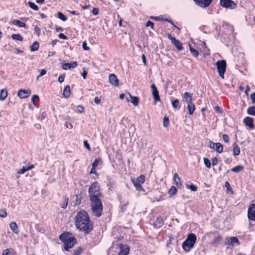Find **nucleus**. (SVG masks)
<instances>
[{"instance_id":"f03ea898","label":"nucleus","mask_w":255,"mask_h":255,"mask_svg":"<svg viewBox=\"0 0 255 255\" xmlns=\"http://www.w3.org/2000/svg\"><path fill=\"white\" fill-rule=\"evenodd\" d=\"M75 224L79 230L86 234L90 233L93 230V223L90 220L88 213L84 210H80L77 213Z\"/></svg>"},{"instance_id":"bf43d9fd","label":"nucleus","mask_w":255,"mask_h":255,"mask_svg":"<svg viewBox=\"0 0 255 255\" xmlns=\"http://www.w3.org/2000/svg\"><path fill=\"white\" fill-rule=\"evenodd\" d=\"M215 144H216V143L210 141L209 143V147L212 149H215L216 147Z\"/></svg>"},{"instance_id":"3c124183","label":"nucleus","mask_w":255,"mask_h":255,"mask_svg":"<svg viewBox=\"0 0 255 255\" xmlns=\"http://www.w3.org/2000/svg\"><path fill=\"white\" fill-rule=\"evenodd\" d=\"M108 80H118L114 74H111L109 75Z\"/></svg>"},{"instance_id":"e2e57ef3","label":"nucleus","mask_w":255,"mask_h":255,"mask_svg":"<svg viewBox=\"0 0 255 255\" xmlns=\"http://www.w3.org/2000/svg\"><path fill=\"white\" fill-rule=\"evenodd\" d=\"M82 47L84 50H87L89 49V47L87 46V43L86 41H84L83 43Z\"/></svg>"},{"instance_id":"5701e85b","label":"nucleus","mask_w":255,"mask_h":255,"mask_svg":"<svg viewBox=\"0 0 255 255\" xmlns=\"http://www.w3.org/2000/svg\"><path fill=\"white\" fill-rule=\"evenodd\" d=\"M233 155L234 156H237L240 153V149L238 145L236 143H234L233 144Z\"/></svg>"},{"instance_id":"7ed1b4c3","label":"nucleus","mask_w":255,"mask_h":255,"mask_svg":"<svg viewBox=\"0 0 255 255\" xmlns=\"http://www.w3.org/2000/svg\"><path fill=\"white\" fill-rule=\"evenodd\" d=\"M60 240L63 242L65 250L68 251L69 249L72 248L75 242V239L72 235L67 232L64 233L59 237Z\"/></svg>"},{"instance_id":"052dcab7","label":"nucleus","mask_w":255,"mask_h":255,"mask_svg":"<svg viewBox=\"0 0 255 255\" xmlns=\"http://www.w3.org/2000/svg\"><path fill=\"white\" fill-rule=\"evenodd\" d=\"M250 98L252 101V103L255 104V92L251 95Z\"/></svg>"},{"instance_id":"dca6fc26","label":"nucleus","mask_w":255,"mask_h":255,"mask_svg":"<svg viewBox=\"0 0 255 255\" xmlns=\"http://www.w3.org/2000/svg\"><path fill=\"white\" fill-rule=\"evenodd\" d=\"M163 224L164 222L162 218L160 217H158L154 222L153 226L155 228L158 229L161 228L163 225Z\"/></svg>"},{"instance_id":"ea45409f","label":"nucleus","mask_w":255,"mask_h":255,"mask_svg":"<svg viewBox=\"0 0 255 255\" xmlns=\"http://www.w3.org/2000/svg\"><path fill=\"white\" fill-rule=\"evenodd\" d=\"M58 17L63 21H66L67 18L61 12H58L57 13Z\"/></svg>"},{"instance_id":"6e6552de","label":"nucleus","mask_w":255,"mask_h":255,"mask_svg":"<svg viewBox=\"0 0 255 255\" xmlns=\"http://www.w3.org/2000/svg\"><path fill=\"white\" fill-rule=\"evenodd\" d=\"M167 37L168 38L171 40L172 44L176 47L178 50L180 51L182 50V44L179 40L176 39L174 37L172 36L170 34H168Z\"/></svg>"},{"instance_id":"5fc2aeb1","label":"nucleus","mask_w":255,"mask_h":255,"mask_svg":"<svg viewBox=\"0 0 255 255\" xmlns=\"http://www.w3.org/2000/svg\"><path fill=\"white\" fill-rule=\"evenodd\" d=\"M84 145L85 147L88 149L89 150H91L90 144L88 143L87 140H84Z\"/></svg>"},{"instance_id":"13d9d810","label":"nucleus","mask_w":255,"mask_h":255,"mask_svg":"<svg viewBox=\"0 0 255 255\" xmlns=\"http://www.w3.org/2000/svg\"><path fill=\"white\" fill-rule=\"evenodd\" d=\"M65 126L66 127V128L69 129H71L73 128L72 125L69 122H66L65 124Z\"/></svg>"},{"instance_id":"2f4dec72","label":"nucleus","mask_w":255,"mask_h":255,"mask_svg":"<svg viewBox=\"0 0 255 255\" xmlns=\"http://www.w3.org/2000/svg\"><path fill=\"white\" fill-rule=\"evenodd\" d=\"M244 169V167L242 165H237L233 168H232L231 170L234 172H239L242 171Z\"/></svg>"},{"instance_id":"0e129e2a","label":"nucleus","mask_w":255,"mask_h":255,"mask_svg":"<svg viewBox=\"0 0 255 255\" xmlns=\"http://www.w3.org/2000/svg\"><path fill=\"white\" fill-rule=\"evenodd\" d=\"M218 159L216 157L212 159V165L213 166L217 165V164L218 163Z\"/></svg>"},{"instance_id":"423d86ee","label":"nucleus","mask_w":255,"mask_h":255,"mask_svg":"<svg viewBox=\"0 0 255 255\" xmlns=\"http://www.w3.org/2000/svg\"><path fill=\"white\" fill-rule=\"evenodd\" d=\"M218 71L221 78L224 79V74L226 68V62L224 60L218 61L216 63Z\"/></svg>"},{"instance_id":"f257e3e1","label":"nucleus","mask_w":255,"mask_h":255,"mask_svg":"<svg viewBox=\"0 0 255 255\" xmlns=\"http://www.w3.org/2000/svg\"><path fill=\"white\" fill-rule=\"evenodd\" d=\"M88 194L92 211L95 216L99 217L102 214L103 207L100 199L102 193L98 182L92 183L88 189Z\"/></svg>"},{"instance_id":"f704fd0d","label":"nucleus","mask_w":255,"mask_h":255,"mask_svg":"<svg viewBox=\"0 0 255 255\" xmlns=\"http://www.w3.org/2000/svg\"><path fill=\"white\" fill-rule=\"evenodd\" d=\"M11 38L14 40L21 41L23 40L22 36L20 34H13L11 35Z\"/></svg>"},{"instance_id":"de8ad7c7","label":"nucleus","mask_w":255,"mask_h":255,"mask_svg":"<svg viewBox=\"0 0 255 255\" xmlns=\"http://www.w3.org/2000/svg\"><path fill=\"white\" fill-rule=\"evenodd\" d=\"M100 161H101V159L99 158H97L95 159L92 163V166H93V167H96L98 165Z\"/></svg>"},{"instance_id":"774afa93","label":"nucleus","mask_w":255,"mask_h":255,"mask_svg":"<svg viewBox=\"0 0 255 255\" xmlns=\"http://www.w3.org/2000/svg\"><path fill=\"white\" fill-rule=\"evenodd\" d=\"M34 31L36 34L39 35V33L40 32V29L38 26H36L34 28Z\"/></svg>"},{"instance_id":"a18cd8bd","label":"nucleus","mask_w":255,"mask_h":255,"mask_svg":"<svg viewBox=\"0 0 255 255\" xmlns=\"http://www.w3.org/2000/svg\"><path fill=\"white\" fill-rule=\"evenodd\" d=\"M7 216V213L5 209H0V217L2 218H5Z\"/></svg>"},{"instance_id":"c9c22d12","label":"nucleus","mask_w":255,"mask_h":255,"mask_svg":"<svg viewBox=\"0 0 255 255\" xmlns=\"http://www.w3.org/2000/svg\"><path fill=\"white\" fill-rule=\"evenodd\" d=\"M189 49H190V51L191 53H192V54L194 57L197 58L198 57V56L199 55L198 51L190 45L189 46Z\"/></svg>"},{"instance_id":"a211bd4d","label":"nucleus","mask_w":255,"mask_h":255,"mask_svg":"<svg viewBox=\"0 0 255 255\" xmlns=\"http://www.w3.org/2000/svg\"><path fill=\"white\" fill-rule=\"evenodd\" d=\"M253 119L247 117L244 120V123L247 126H248L251 128H254V126L253 124Z\"/></svg>"},{"instance_id":"cd10ccee","label":"nucleus","mask_w":255,"mask_h":255,"mask_svg":"<svg viewBox=\"0 0 255 255\" xmlns=\"http://www.w3.org/2000/svg\"><path fill=\"white\" fill-rule=\"evenodd\" d=\"M128 95L131 99V103L134 106H137L138 104V98L135 96H132L130 93H128Z\"/></svg>"},{"instance_id":"bb28decb","label":"nucleus","mask_w":255,"mask_h":255,"mask_svg":"<svg viewBox=\"0 0 255 255\" xmlns=\"http://www.w3.org/2000/svg\"><path fill=\"white\" fill-rule=\"evenodd\" d=\"M12 24L18 26L19 27H25L26 24L19 20L14 19L12 22Z\"/></svg>"},{"instance_id":"37998d69","label":"nucleus","mask_w":255,"mask_h":255,"mask_svg":"<svg viewBox=\"0 0 255 255\" xmlns=\"http://www.w3.org/2000/svg\"><path fill=\"white\" fill-rule=\"evenodd\" d=\"M39 100V97L36 95H33L31 98L32 102L34 105H36V103Z\"/></svg>"},{"instance_id":"4468645a","label":"nucleus","mask_w":255,"mask_h":255,"mask_svg":"<svg viewBox=\"0 0 255 255\" xmlns=\"http://www.w3.org/2000/svg\"><path fill=\"white\" fill-rule=\"evenodd\" d=\"M238 239L236 237L227 238L226 239V244L229 246H234L235 244H239Z\"/></svg>"},{"instance_id":"338daca9","label":"nucleus","mask_w":255,"mask_h":255,"mask_svg":"<svg viewBox=\"0 0 255 255\" xmlns=\"http://www.w3.org/2000/svg\"><path fill=\"white\" fill-rule=\"evenodd\" d=\"M78 111L79 113H82L84 112V108L81 106L78 107Z\"/></svg>"},{"instance_id":"a19ab883","label":"nucleus","mask_w":255,"mask_h":255,"mask_svg":"<svg viewBox=\"0 0 255 255\" xmlns=\"http://www.w3.org/2000/svg\"><path fill=\"white\" fill-rule=\"evenodd\" d=\"M169 119L167 117L164 116L163 118V125L164 127H167L169 125Z\"/></svg>"},{"instance_id":"603ef678","label":"nucleus","mask_w":255,"mask_h":255,"mask_svg":"<svg viewBox=\"0 0 255 255\" xmlns=\"http://www.w3.org/2000/svg\"><path fill=\"white\" fill-rule=\"evenodd\" d=\"M223 139L226 143H228L229 142V136L227 134H224L223 135Z\"/></svg>"},{"instance_id":"69168bd1","label":"nucleus","mask_w":255,"mask_h":255,"mask_svg":"<svg viewBox=\"0 0 255 255\" xmlns=\"http://www.w3.org/2000/svg\"><path fill=\"white\" fill-rule=\"evenodd\" d=\"M214 109L217 112V113H222V110L220 108V107L217 106L216 107H215L214 108Z\"/></svg>"},{"instance_id":"ddd939ff","label":"nucleus","mask_w":255,"mask_h":255,"mask_svg":"<svg viewBox=\"0 0 255 255\" xmlns=\"http://www.w3.org/2000/svg\"><path fill=\"white\" fill-rule=\"evenodd\" d=\"M31 94V91L29 90H25L20 89L18 91V96L20 98L24 99L28 97Z\"/></svg>"},{"instance_id":"f8f14e48","label":"nucleus","mask_w":255,"mask_h":255,"mask_svg":"<svg viewBox=\"0 0 255 255\" xmlns=\"http://www.w3.org/2000/svg\"><path fill=\"white\" fill-rule=\"evenodd\" d=\"M120 252L119 253V255H128L129 252V248L128 246L126 245H122L119 244L118 245Z\"/></svg>"},{"instance_id":"c03bdc74","label":"nucleus","mask_w":255,"mask_h":255,"mask_svg":"<svg viewBox=\"0 0 255 255\" xmlns=\"http://www.w3.org/2000/svg\"><path fill=\"white\" fill-rule=\"evenodd\" d=\"M186 187L188 189H190L192 191H196L197 189V186L191 184V185H186Z\"/></svg>"},{"instance_id":"79ce46f5","label":"nucleus","mask_w":255,"mask_h":255,"mask_svg":"<svg viewBox=\"0 0 255 255\" xmlns=\"http://www.w3.org/2000/svg\"><path fill=\"white\" fill-rule=\"evenodd\" d=\"M204 163L205 166L208 168H210L211 167V162L210 160L208 158H204Z\"/></svg>"},{"instance_id":"7c9ffc66","label":"nucleus","mask_w":255,"mask_h":255,"mask_svg":"<svg viewBox=\"0 0 255 255\" xmlns=\"http://www.w3.org/2000/svg\"><path fill=\"white\" fill-rule=\"evenodd\" d=\"M247 113L249 115L255 116V106H250L247 110Z\"/></svg>"},{"instance_id":"58836bf2","label":"nucleus","mask_w":255,"mask_h":255,"mask_svg":"<svg viewBox=\"0 0 255 255\" xmlns=\"http://www.w3.org/2000/svg\"><path fill=\"white\" fill-rule=\"evenodd\" d=\"M28 5L29 6V7L34 10H38L39 9V8L38 7V6L37 5H36L34 2H31V1H29L28 2Z\"/></svg>"},{"instance_id":"39448f33","label":"nucleus","mask_w":255,"mask_h":255,"mask_svg":"<svg viewBox=\"0 0 255 255\" xmlns=\"http://www.w3.org/2000/svg\"><path fill=\"white\" fill-rule=\"evenodd\" d=\"M131 181L136 190L138 191H143V188L141 186V184L145 181L144 175H141L136 178L132 179Z\"/></svg>"},{"instance_id":"b1692460","label":"nucleus","mask_w":255,"mask_h":255,"mask_svg":"<svg viewBox=\"0 0 255 255\" xmlns=\"http://www.w3.org/2000/svg\"><path fill=\"white\" fill-rule=\"evenodd\" d=\"M10 228L11 231L15 234H18L19 231L18 230V226L15 222H12L10 224Z\"/></svg>"},{"instance_id":"aec40b11","label":"nucleus","mask_w":255,"mask_h":255,"mask_svg":"<svg viewBox=\"0 0 255 255\" xmlns=\"http://www.w3.org/2000/svg\"><path fill=\"white\" fill-rule=\"evenodd\" d=\"M171 102L172 106L174 109L179 110L180 108L179 101L178 99H173L172 98L171 99Z\"/></svg>"},{"instance_id":"0eeeda50","label":"nucleus","mask_w":255,"mask_h":255,"mask_svg":"<svg viewBox=\"0 0 255 255\" xmlns=\"http://www.w3.org/2000/svg\"><path fill=\"white\" fill-rule=\"evenodd\" d=\"M220 4L223 7L231 9H234L237 7V4L232 0H220Z\"/></svg>"},{"instance_id":"4d7b16f0","label":"nucleus","mask_w":255,"mask_h":255,"mask_svg":"<svg viewBox=\"0 0 255 255\" xmlns=\"http://www.w3.org/2000/svg\"><path fill=\"white\" fill-rule=\"evenodd\" d=\"M99 11V8L94 7L92 9V13L94 15H96L98 14Z\"/></svg>"},{"instance_id":"680f3d73","label":"nucleus","mask_w":255,"mask_h":255,"mask_svg":"<svg viewBox=\"0 0 255 255\" xmlns=\"http://www.w3.org/2000/svg\"><path fill=\"white\" fill-rule=\"evenodd\" d=\"M58 37L60 39L66 40L67 39V37L63 33H60L58 35Z\"/></svg>"},{"instance_id":"09e8293b","label":"nucleus","mask_w":255,"mask_h":255,"mask_svg":"<svg viewBox=\"0 0 255 255\" xmlns=\"http://www.w3.org/2000/svg\"><path fill=\"white\" fill-rule=\"evenodd\" d=\"M145 25L146 27H150L152 29H154V23L150 20L147 21Z\"/></svg>"},{"instance_id":"4be33fe9","label":"nucleus","mask_w":255,"mask_h":255,"mask_svg":"<svg viewBox=\"0 0 255 255\" xmlns=\"http://www.w3.org/2000/svg\"><path fill=\"white\" fill-rule=\"evenodd\" d=\"M187 109L188 110V113L189 115H192L195 110V106L194 104L192 102L188 104Z\"/></svg>"},{"instance_id":"9b49d317","label":"nucleus","mask_w":255,"mask_h":255,"mask_svg":"<svg viewBox=\"0 0 255 255\" xmlns=\"http://www.w3.org/2000/svg\"><path fill=\"white\" fill-rule=\"evenodd\" d=\"M199 6L205 8L208 7L212 2V0H194Z\"/></svg>"},{"instance_id":"49530a36","label":"nucleus","mask_w":255,"mask_h":255,"mask_svg":"<svg viewBox=\"0 0 255 255\" xmlns=\"http://www.w3.org/2000/svg\"><path fill=\"white\" fill-rule=\"evenodd\" d=\"M82 252V249L79 247L77 249L74 250L73 255H80Z\"/></svg>"},{"instance_id":"e433bc0d","label":"nucleus","mask_w":255,"mask_h":255,"mask_svg":"<svg viewBox=\"0 0 255 255\" xmlns=\"http://www.w3.org/2000/svg\"><path fill=\"white\" fill-rule=\"evenodd\" d=\"M177 192V189L176 188L173 186H171L170 188L168 193L170 195V196H173L176 194Z\"/></svg>"},{"instance_id":"473e14b6","label":"nucleus","mask_w":255,"mask_h":255,"mask_svg":"<svg viewBox=\"0 0 255 255\" xmlns=\"http://www.w3.org/2000/svg\"><path fill=\"white\" fill-rule=\"evenodd\" d=\"M221 240H222V238L220 236L216 237L212 241L211 244L213 246H217L220 243Z\"/></svg>"},{"instance_id":"20e7f679","label":"nucleus","mask_w":255,"mask_h":255,"mask_svg":"<svg viewBox=\"0 0 255 255\" xmlns=\"http://www.w3.org/2000/svg\"><path fill=\"white\" fill-rule=\"evenodd\" d=\"M197 240L196 236L193 233H190L182 243V248L186 252H189L193 247Z\"/></svg>"},{"instance_id":"c756f323","label":"nucleus","mask_w":255,"mask_h":255,"mask_svg":"<svg viewBox=\"0 0 255 255\" xmlns=\"http://www.w3.org/2000/svg\"><path fill=\"white\" fill-rule=\"evenodd\" d=\"M39 47V43L35 41L32 45L30 46V49L31 51H35L38 50Z\"/></svg>"},{"instance_id":"864d4df0","label":"nucleus","mask_w":255,"mask_h":255,"mask_svg":"<svg viewBox=\"0 0 255 255\" xmlns=\"http://www.w3.org/2000/svg\"><path fill=\"white\" fill-rule=\"evenodd\" d=\"M13 251L12 249H7L2 252V255H8L10 253V250Z\"/></svg>"},{"instance_id":"a878e982","label":"nucleus","mask_w":255,"mask_h":255,"mask_svg":"<svg viewBox=\"0 0 255 255\" xmlns=\"http://www.w3.org/2000/svg\"><path fill=\"white\" fill-rule=\"evenodd\" d=\"M63 95L65 98H68L70 96V88L69 85H66L64 88Z\"/></svg>"},{"instance_id":"9d476101","label":"nucleus","mask_w":255,"mask_h":255,"mask_svg":"<svg viewBox=\"0 0 255 255\" xmlns=\"http://www.w3.org/2000/svg\"><path fill=\"white\" fill-rule=\"evenodd\" d=\"M248 217L249 220L255 221V204H252L248 208Z\"/></svg>"},{"instance_id":"1a4fd4ad","label":"nucleus","mask_w":255,"mask_h":255,"mask_svg":"<svg viewBox=\"0 0 255 255\" xmlns=\"http://www.w3.org/2000/svg\"><path fill=\"white\" fill-rule=\"evenodd\" d=\"M62 69L64 70H70L76 68L77 65V62L73 61L70 63H66L64 61L61 62Z\"/></svg>"},{"instance_id":"72a5a7b5","label":"nucleus","mask_w":255,"mask_h":255,"mask_svg":"<svg viewBox=\"0 0 255 255\" xmlns=\"http://www.w3.org/2000/svg\"><path fill=\"white\" fill-rule=\"evenodd\" d=\"M33 168H34L33 165H31L30 166H29L27 167H23L18 171V173L24 174L26 171H27L30 169H31Z\"/></svg>"},{"instance_id":"6ab92c4d","label":"nucleus","mask_w":255,"mask_h":255,"mask_svg":"<svg viewBox=\"0 0 255 255\" xmlns=\"http://www.w3.org/2000/svg\"><path fill=\"white\" fill-rule=\"evenodd\" d=\"M119 199L120 200V202H121V205H120V211L121 212H124L128 205V201L127 200V201H123V200H122V197H119Z\"/></svg>"},{"instance_id":"6e6d98bb","label":"nucleus","mask_w":255,"mask_h":255,"mask_svg":"<svg viewBox=\"0 0 255 255\" xmlns=\"http://www.w3.org/2000/svg\"><path fill=\"white\" fill-rule=\"evenodd\" d=\"M119 81H109V82L112 85L116 87H118L119 86Z\"/></svg>"},{"instance_id":"393cba45","label":"nucleus","mask_w":255,"mask_h":255,"mask_svg":"<svg viewBox=\"0 0 255 255\" xmlns=\"http://www.w3.org/2000/svg\"><path fill=\"white\" fill-rule=\"evenodd\" d=\"M7 96V91L6 89H3L0 92V100L3 101Z\"/></svg>"},{"instance_id":"2eb2a0df","label":"nucleus","mask_w":255,"mask_h":255,"mask_svg":"<svg viewBox=\"0 0 255 255\" xmlns=\"http://www.w3.org/2000/svg\"><path fill=\"white\" fill-rule=\"evenodd\" d=\"M151 88L152 89V93L155 102L160 101V97L159 96L158 91L155 85L154 84L151 85Z\"/></svg>"},{"instance_id":"412c9836","label":"nucleus","mask_w":255,"mask_h":255,"mask_svg":"<svg viewBox=\"0 0 255 255\" xmlns=\"http://www.w3.org/2000/svg\"><path fill=\"white\" fill-rule=\"evenodd\" d=\"M174 183L176 185V186L178 187H181L182 185V184L181 183L180 178H179L178 174L176 173H175L174 174Z\"/></svg>"},{"instance_id":"f3484780","label":"nucleus","mask_w":255,"mask_h":255,"mask_svg":"<svg viewBox=\"0 0 255 255\" xmlns=\"http://www.w3.org/2000/svg\"><path fill=\"white\" fill-rule=\"evenodd\" d=\"M192 95L189 92H185L183 95V101L187 104L192 102Z\"/></svg>"},{"instance_id":"8fccbe9b","label":"nucleus","mask_w":255,"mask_h":255,"mask_svg":"<svg viewBox=\"0 0 255 255\" xmlns=\"http://www.w3.org/2000/svg\"><path fill=\"white\" fill-rule=\"evenodd\" d=\"M75 197V204L77 205H80L81 203V197L78 195H76Z\"/></svg>"},{"instance_id":"c85d7f7f","label":"nucleus","mask_w":255,"mask_h":255,"mask_svg":"<svg viewBox=\"0 0 255 255\" xmlns=\"http://www.w3.org/2000/svg\"><path fill=\"white\" fill-rule=\"evenodd\" d=\"M215 146L216 147L214 150H216L217 152L221 153L223 152V146L221 143L217 142Z\"/></svg>"},{"instance_id":"4c0bfd02","label":"nucleus","mask_w":255,"mask_h":255,"mask_svg":"<svg viewBox=\"0 0 255 255\" xmlns=\"http://www.w3.org/2000/svg\"><path fill=\"white\" fill-rule=\"evenodd\" d=\"M68 200H69L68 198L65 196L64 197L63 202L61 204V207L63 209H65L67 206V205L68 203Z\"/></svg>"}]
</instances>
